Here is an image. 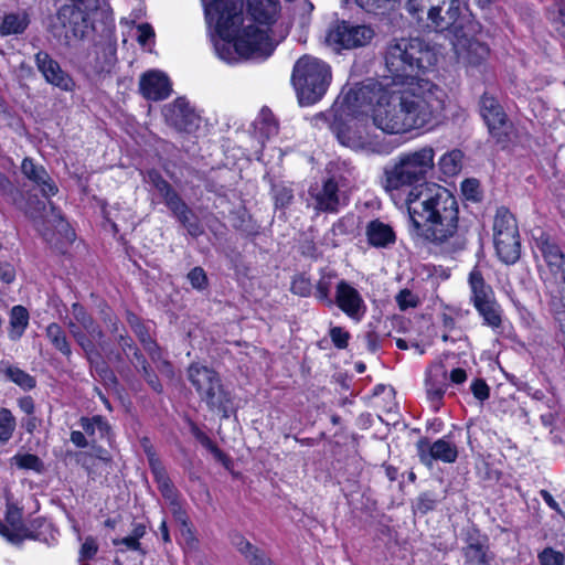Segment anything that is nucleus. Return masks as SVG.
Segmentation results:
<instances>
[{
    "instance_id": "f257e3e1",
    "label": "nucleus",
    "mask_w": 565,
    "mask_h": 565,
    "mask_svg": "<svg viewBox=\"0 0 565 565\" xmlns=\"http://www.w3.org/2000/svg\"><path fill=\"white\" fill-rule=\"evenodd\" d=\"M435 168V150L425 146L399 153L385 169L384 188L391 194L409 188L404 203L413 233L434 244H443L458 232L456 198L444 186L427 183Z\"/></svg>"
},
{
    "instance_id": "f03ea898",
    "label": "nucleus",
    "mask_w": 565,
    "mask_h": 565,
    "mask_svg": "<svg viewBox=\"0 0 565 565\" xmlns=\"http://www.w3.org/2000/svg\"><path fill=\"white\" fill-rule=\"evenodd\" d=\"M205 20L214 24L218 40L214 41L217 56L234 63L238 58L263 61L269 57L275 44L264 30L252 31V25L241 28L244 0H202Z\"/></svg>"
},
{
    "instance_id": "7ed1b4c3",
    "label": "nucleus",
    "mask_w": 565,
    "mask_h": 565,
    "mask_svg": "<svg viewBox=\"0 0 565 565\" xmlns=\"http://www.w3.org/2000/svg\"><path fill=\"white\" fill-rule=\"evenodd\" d=\"M382 86L380 83H372L351 88L342 97L340 107L343 113L360 115L364 113L365 105L375 100L372 118L379 129L391 135L411 131L403 92H388L382 89Z\"/></svg>"
},
{
    "instance_id": "20e7f679",
    "label": "nucleus",
    "mask_w": 565,
    "mask_h": 565,
    "mask_svg": "<svg viewBox=\"0 0 565 565\" xmlns=\"http://www.w3.org/2000/svg\"><path fill=\"white\" fill-rule=\"evenodd\" d=\"M386 77L394 84L413 79L418 72L434 67L438 61L436 49L418 38L396 39L388 43L385 51Z\"/></svg>"
},
{
    "instance_id": "39448f33",
    "label": "nucleus",
    "mask_w": 565,
    "mask_h": 565,
    "mask_svg": "<svg viewBox=\"0 0 565 565\" xmlns=\"http://www.w3.org/2000/svg\"><path fill=\"white\" fill-rule=\"evenodd\" d=\"M403 97L411 131L434 126L440 121L447 95L438 85L419 79L403 90Z\"/></svg>"
},
{
    "instance_id": "423d86ee",
    "label": "nucleus",
    "mask_w": 565,
    "mask_h": 565,
    "mask_svg": "<svg viewBox=\"0 0 565 565\" xmlns=\"http://www.w3.org/2000/svg\"><path fill=\"white\" fill-rule=\"evenodd\" d=\"M331 79L330 65L318 57L303 55L294 65L291 82L301 105L319 102L327 93Z\"/></svg>"
},
{
    "instance_id": "0eeeda50",
    "label": "nucleus",
    "mask_w": 565,
    "mask_h": 565,
    "mask_svg": "<svg viewBox=\"0 0 565 565\" xmlns=\"http://www.w3.org/2000/svg\"><path fill=\"white\" fill-rule=\"evenodd\" d=\"M426 6L424 15L434 30L450 31L458 40L476 32L465 0H426Z\"/></svg>"
},
{
    "instance_id": "6e6552de",
    "label": "nucleus",
    "mask_w": 565,
    "mask_h": 565,
    "mask_svg": "<svg viewBox=\"0 0 565 565\" xmlns=\"http://www.w3.org/2000/svg\"><path fill=\"white\" fill-rule=\"evenodd\" d=\"M71 4L61 7L52 34L58 42L72 46L82 41L90 28L89 17L99 9L100 0H71Z\"/></svg>"
},
{
    "instance_id": "1a4fd4ad",
    "label": "nucleus",
    "mask_w": 565,
    "mask_h": 565,
    "mask_svg": "<svg viewBox=\"0 0 565 565\" xmlns=\"http://www.w3.org/2000/svg\"><path fill=\"white\" fill-rule=\"evenodd\" d=\"M188 379L210 411L223 413L224 417H228L231 395L214 370L193 363L188 367Z\"/></svg>"
},
{
    "instance_id": "9d476101",
    "label": "nucleus",
    "mask_w": 565,
    "mask_h": 565,
    "mask_svg": "<svg viewBox=\"0 0 565 565\" xmlns=\"http://www.w3.org/2000/svg\"><path fill=\"white\" fill-rule=\"evenodd\" d=\"M341 104L342 100H338L329 113L316 115L313 117L315 125L327 124L337 135L338 140L349 148L364 152L381 153L384 147L376 136L369 134L365 129H352L338 122V116L348 115V113H343V108L340 107ZM349 116L352 115L349 114Z\"/></svg>"
},
{
    "instance_id": "9b49d317",
    "label": "nucleus",
    "mask_w": 565,
    "mask_h": 565,
    "mask_svg": "<svg viewBox=\"0 0 565 565\" xmlns=\"http://www.w3.org/2000/svg\"><path fill=\"white\" fill-rule=\"evenodd\" d=\"M493 243L498 257L504 264H514L521 255L516 220L504 206L497 210L493 220Z\"/></svg>"
},
{
    "instance_id": "f8f14e48",
    "label": "nucleus",
    "mask_w": 565,
    "mask_h": 565,
    "mask_svg": "<svg viewBox=\"0 0 565 565\" xmlns=\"http://www.w3.org/2000/svg\"><path fill=\"white\" fill-rule=\"evenodd\" d=\"M533 250L544 260L548 276L545 281L559 288V300L565 307V255L557 242L542 230L533 232Z\"/></svg>"
},
{
    "instance_id": "ddd939ff",
    "label": "nucleus",
    "mask_w": 565,
    "mask_h": 565,
    "mask_svg": "<svg viewBox=\"0 0 565 565\" xmlns=\"http://www.w3.org/2000/svg\"><path fill=\"white\" fill-rule=\"evenodd\" d=\"M65 326L87 358L92 359L96 353L95 341H100L104 335L97 322L82 305L75 302L72 305L71 317L66 319Z\"/></svg>"
},
{
    "instance_id": "4468645a",
    "label": "nucleus",
    "mask_w": 565,
    "mask_h": 565,
    "mask_svg": "<svg viewBox=\"0 0 565 565\" xmlns=\"http://www.w3.org/2000/svg\"><path fill=\"white\" fill-rule=\"evenodd\" d=\"M479 113L491 138L498 145L507 147L513 136V124L499 100L489 93L482 94L479 100Z\"/></svg>"
},
{
    "instance_id": "2eb2a0df",
    "label": "nucleus",
    "mask_w": 565,
    "mask_h": 565,
    "mask_svg": "<svg viewBox=\"0 0 565 565\" xmlns=\"http://www.w3.org/2000/svg\"><path fill=\"white\" fill-rule=\"evenodd\" d=\"M374 36L375 31L370 25L341 21L330 26L326 43L334 51L353 50L369 45Z\"/></svg>"
},
{
    "instance_id": "dca6fc26",
    "label": "nucleus",
    "mask_w": 565,
    "mask_h": 565,
    "mask_svg": "<svg viewBox=\"0 0 565 565\" xmlns=\"http://www.w3.org/2000/svg\"><path fill=\"white\" fill-rule=\"evenodd\" d=\"M279 9L278 0H247V15L243 14L244 23H241V28L250 24L252 31L260 29L267 32L276 21Z\"/></svg>"
},
{
    "instance_id": "f3484780",
    "label": "nucleus",
    "mask_w": 565,
    "mask_h": 565,
    "mask_svg": "<svg viewBox=\"0 0 565 565\" xmlns=\"http://www.w3.org/2000/svg\"><path fill=\"white\" fill-rule=\"evenodd\" d=\"M166 121L180 131L192 132L199 128L200 117L185 98H177L163 108Z\"/></svg>"
},
{
    "instance_id": "a211bd4d",
    "label": "nucleus",
    "mask_w": 565,
    "mask_h": 565,
    "mask_svg": "<svg viewBox=\"0 0 565 565\" xmlns=\"http://www.w3.org/2000/svg\"><path fill=\"white\" fill-rule=\"evenodd\" d=\"M417 450L420 461L426 466H431L434 460L452 463L458 458V448L448 436L439 438L433 444L426 439L419 440Z\"/></svg>"
},
{
    "instance_id": "6ab92c4d",
    "label": "nucleus",
    "mask_w": 565,
    "mask_h": 565,
    "mask_svg": "<svg viewBox=\"0 0 565 565\" xmlns=\"http://www.w3.org/2000/svg\"><path fill=\"white\" fill-rule=\"evenodd\" d=\"M333 305L355 321H360L366 312V305L359 290L343 279L335 286Z\"/></svg>"
},
{
    "instance_id": "aec40b11",
    "label": "nucleus",
    "mask_w": 565,
    "mask_h": 565,
    "mask_svg": "<svg viewBox=\"0 0 565 565\" xmlns=\"http://www.w3.org/2000/svg\"><path fill=\"white\" fill-rule=\"evenodd\" d=\"M35 64L45 81L62 90L71 92L74 87L73 78L62 70L57 61L49 53L40 51L35 54Z\"/></svg>"
},
{
    "instance_id": "412c9836",
    "label": "nucleus",
    "mask_w": 565,
    "mask_h": 565,
    "mask_svg": "<svg viewBox=\"0 0 565 565\" xmlns=\"http://www.w3.org/2000/svg\"><path fill=\"white\" fill-rule=\"evenodd\" d=\"M171 83L169 77L157 70L146 72L139 81L140 94L149 100L166 99L171 94Z\"/></svg>"
},
{
    "instance_id": "4be33fe9",
    "label": "nucleus",
    "mask_w": 565,
    "mask_h": 565,
    "mask_svg": "<svg viewBox=\"0 0 565 565\" xmlns=\"http://www.w3.org/2000/svg\"><path fill=\"white\" fill-rule=\"evenodd\" d=\"M22 173L31 182H33L42 195L51 198L58 192V188L43 166L36 164L32 159L25 158L21 164Z\"/></svg>"
},
{
    "instance_id": "5701e85b",
    "label": "nucleus",
    "mask_w": 565,
    "mask_h": 565,
    "mask_svg": "<svg viewBox=\"0 0 565 565\" xmlns=\"http://www.w3.org/2000/svg\"><path fill=\"white\" fill-rule=\"evenodd\" d=\"M315 209L320 212H337L340 205L339 188L334 180L328 179L322 186L310 189Z\"/></svg>"
},
{
    "instance_id": "b1692460",
    "label": "nucleus",
    "mask_w": 565,
    "mask_h": 565,
    "mask_svg": "<svg viewBox=\"0 0 565 565\" xmlns=\"http://www.w3.org/2000/svg\"><path fill=\"white\" fill-rule=\"evenodd\" d=\"M365 236L369 245L375 248H388L396 242L393 227L377 218L367 223Z\"/></svg>"
},
{
    "instance_id": "393cba45",
    "label": "nucleus",
    "mask_w": 565,
    "mask_h": 565,
    "mask_svg": "<svg viewBox=\"0 0 565 565\" xmlns=\"http://www.w3.org/2000/svg\"><path fill=\"white\" fill-rule=\"evenodd\" d=\"M465 561L469 565H491L493 559L486 539L470 535L462 548Z\"/></svg>"
},
{
    "instance_id": "a878e982",
    "label": "nucleus",
    "mask_w": 565,
    "mask_h": 565,
    "mask_svg": "<svg viewBox=\"0 0 565 565\" xmlns=\"http://www.w3.org/2000/svg\"><path fill=\"white\" fill-rule=\"evenodd\" d=\"M468 282L473 307L495 298L491 286L484 281L482 274L477 268L469 274Z\"/></svg>"
},
{
    "instance_id": "bb28decb",
    "label": "nucleus",
    "mask_w": 565,
    "mask_h": 565,
    "mask_svg": "<svg viewBox=\"0 0 565 565\" xmlns=\"http://www.w3.org/2000/svg\"><path fill=\"white\" fill-rule=\"evenodd\" d=\"M0 374L24 391H30L36 385V381L32 375L6 360L0 361Z\"/></svg>"
},
{
    "instance_id": "cd10ccee",
    "label": "nucleus",
    "mask_w": 565,
    "mask_h": 565,
    "mask_svg": "<svg viewBox=\"0 0 565 565\" xmlns=\"http://www.w3.org/2000/svg\"><path fill=\"white\" fill-rule=\"evenodd\" d=\"M29 23L30 19L26 12L8 13L0 21V34H21L25 31Z\"/></svg>"
},
{
    "instance_id": "c85d7f7f",
    "label": "nucleus",
    "mask_w": 565,
    "mask_h": 565,
    "mask_svg": "<svg viewBox=\"0 0 565 565\" xmlns=\"http://www.w3.org/2000/svg\"><path fill=\"white\" fill-rule=\"evenodd\" d=\"M470 36L471 35H469L467 39H456V41L454 42V47L456 49L457 53H459V46H467L468 62L472 65H477L488 57L489 49L487 45L480 42L470 41Z\"/></svg>"
},
{
    "instance_id": "c756f323",
    "label": "nucleus",
    "mask_w": 565,
    "mask_h": 565,
    "mask_svg": "<svg viewBox=\"0 0 565 565\" xmlns=\"http://www.w3.org/2000/svg\"><path fill=\"white\" fill-rule=\"evenodd\" d=\"M478 313L482 317L483 323L493 330L502 324V309L495 298L475 306Z\"/></svg>"
},
{
    "instance_id": "7c9ffc66",
    "label": "nucleus",
    "mask_w": 565,
    "mask_h": 565,
    "mask_svg": "<svg viewBox=\"0 0 565 565\" xmlns=\"http://www.w3.org/2000/svg\"><path fill=\"white\" fill-rule=\"evenodd\" d=\"M45 335L60 353L67 358L72 355L71 343L64 329L58 323H50L45 329Z\"/></svg>"
},
{
    "instance_id": "2f4dec72",
    "label": "nucleus",
    "mask_w": 565,
    "mask_h": 565,
    "mask_svg": "<svg viewBox=\"0 0 565 565\" xmlns=\"http://www.w3.org/2000/svg\"><path fill=\"white\" fill-rule=\"evenodd\" d=\"M29 326V312L23 306H14L10 312L11 340H19Z\"/></svg>"
},
{
    "instance_id": "473e14b6",
    "label": "nucleus",
    "mask_w": 565,
    "mask_h": 565,
    "mask_svg": "<svg viewBox=\"0 0 565 565\" xmlns=\"http://www.w3.org/2000/svg\"><path fill=\"white\" fill-rule=\"evenodd\" d=\"M79 425L93 440L96 437L106 438L109 435L110 426L102 416L82 417Z\"/></svg>"
},
{
    "instance_id": "72a5a7b5",
    "label": "nucleus",
    "mask_w": 565,
    "mask_h": 565,
    "mask_svg": "<svg viewBox=\"0 0 565 565\" xmlns=\"http://www.w3.org/2000/svg\"><path fill=\"white\" fill-rule=\"evenodd\" d=\"M236 548L245 555L252 565H270V562L265 557L258 548L253 546L247 540L241 535H236L233 540Z\"/></svg>"
},
{
    "instance_id": "f704fd0d",
    "label": "nucleus",
    "mask_w": 565,
    "mask_h": 565,
    "mask_svg": "<svg viewBox=\"0 0 565 565\" xmlns=\"http://www.w3.org/2000/svg\"><path fill=\"white\" fill-rule=\"evenodd\" d=\"M462 158L463 153L458 149L443 154L438 161L440 171L448 177L456 175L461 170Z\"/></svg>"
},
{
    "instance_id": "c9c22d12",
    "label": "nucleus",
    "mask_w": 565,
    "mask_h": 565,
    "mask_svg": "<svg viewBox=\"0 0 565 565\" xmlns=\"http://www.w3.org/2000/svg\"><path fill=\"white\" fill-rule=\"evenodd\" d=\"M335 274L333 271H322L319 280L316 285V298L327 305L328 307L333 306V299L330 296V290L333 284V279L335 278Z\"/></svg>"
},
{
    "instance_id": "e433bc0d",
    "label": "nucleus",
    "mask_w": 565,
    "mask_h": 565,
    "mask_svg": "<svg viewBox=\"0 0 565 565\" xmlns=\"http://www.w3.org/2000/svg\"><path fill=\"white\" fill-rule=\"evenodd\" d=\"M446 393V384L444 382H438L433 377L427 379L426 381V394L427 399L430 403L431 408L437 412L440 409L443 405V399Z\"/></svg>"
},
{
    "instance_id": "4c0bfd02",
    "label": "nucleus",
    "mask_w": 565,
    "mask_h": 565,
    "mask_svg": "<svg viewBox=\"0 0 565 565\" xmlns=\"http://www.w3.org/2000/svg\"><path fill=\"white\" fill-rule=\"evenodd\" d=\"M17 428V420L8 408H0V443L7 444L13 436Z\"/></svg>"
},
{
    "instance_id": "58836bf2",
    "label": "nucleus",
    "mask_w": 565,
    "mask_h": 565,
    "mask_svg": "<svg viewBox=\"0 0 565 565\" xmlns=\"http://www.w3.org/2000/svg\"><path fill=\"white\" fill-rule=\"evenodd\" d=\"M355 3L367 13L384 14L393 10L398 0H355Z\"/></svg>"
},
{
    "instance_id": "ea45409f",
    "label": "nucleus",
    "mask_w": 565,
    "mask_h": 565,
    "mask_svg": "<svg viewBox=\"0 0 565 565\" xmlns=\"http://www.w3.org/2000/svg\"><path fill=\"white\" fill-rule=\"evenodd\" d=\"M255 125L259 134L267 139L278 132V125L268 109L260 111Z\"/></svg>"
},
{
    "instance_id": "a19ab883",
    "label": "nucleus",
    "mask_w": 565,
    "mask_h": 565,
    "mask_svg": "<svg viewBox=\"0 0 565 565\" xmlns=\"http://www.w3.org/2000/svg\"><path fill=\"white\" fill-rule=\"evenodd\" d=\"M164 202L181 223H186L188 216L192 215L190 209L175 191L164 198Z\"/></svg>"
},
{
    "instance_id": "79ce46f5",
    "label": "nucleus",
    "mask_w": 565,
    "mask_h": 565,
    "mask_svg": "<svg viewBox=\"0 0 565 565\" xmlns=\"http://www.w3.org/2000/svg\"><path fill=\"white\" fill-rule=\"evenodd\" d=\"M135 333L139 338L140 342L143 344L145 350L150 355L151 360L153 362L161 361V351L157 343L150 338V335L147 333L146 329L141 324H136L134 327Z\"/></svg>"
},
{
    "instance_id": "37998d69",
    "label": "nucleus",
    "mask_w": 565,
    "mask_h": 565,
    "mask_svg": "<svg viewBox=\"0 0 565 565\" xmlns=\"http://www.w3.org/2000/svg\"><path fill=\"white\" fill-rule=\"evenodd\" d=\"M12 461L20 469L40 471L42 468L40 458L32 454L15 455L12 457Z\"/></svg>"
},
{
    "instance_id": "c03bdc74",
    "label": "nucleus",
    "mask_w": 565,
    "mask_h": 565,
    "mask_svg": "<svg viewBox=\"0 0 565 565\" xmlns=\"http://www.w3.org/2000/svg\"><path fill=\"white\" fill-rule=\"evenodd\" d=\"M169 503L171 505V511H172L173 516L175 518V520L178 522H180L185 527L186 535L189 536L191 545H194L196 543V540L193 537V534H192L191 530L189 529L188 515H186V512L183 510L182 505L180 504L179 498H175L173 500V502H169Z\"/></svg>"
},
{
    "instance_id": "a18cd8bd",
    "label": "nucleus",
    "mask_w": 565,
    "mask_h": 565,
    "mask_svg": "<svg viewBox=\"0 0 565 565\" xmlns=\"http://www.w3.org/2000/svg\"><path fill=\"white\" fill-rule=\"evenodd\" d=\"M537 557L541 565H565V556L563 553L551 547L544 548Z\"/></svg>"
},
{
    "instance_id": "49530a36",
    "label": "nucleus",
    "mask_w": 565,
    "mask_h": 565,
    "mask_svg": "<svg viewBox=\"0 0 565 565\" xmlns=\"http://www.w3.org/2000/svg\"><path fill=\"white\" fill-rule=\"evenodd\" d=\"M195 436L198 440L201 443V445L213 454L215 459H217L221 462H225V460L227 459L226 455L216 446V444L207 435H205L202 431H198Z\"/></svg>"
},
{
    "instance_id": "de8ad7c7",
    "label": "nucleus",
    "mask_w": 565,
    "mask_h": 565,
    "mask_svg": "<svg viewBox=\"0 0 565 565\" xmlns=\"http://www.w3.org/2000/svg\"><path fill=\"white\" fill-rule=\"evenodd\" d=\"M275 204L277 207H286L292 201V190L287 186L276 185L273 189Z\"/></svg>"
},
{
    "instance_id": "09e8293b",
    "label": "nucleus",
    "mask_w": 565,
    "mask_h": 565,
    "mask_svg": "<svg viewBox=\"0 0 565 565\" xmlns=\"http://www.w3.org/2000/svg\"><path fill=\"white\" fill-rule=\"evenodd\" d=\"M330 338L338 349H345L349 343L350 333L341 327H332L330 329Z\"/></svg>"
},
{
    "instance_id": "8fccbe9b",
    "label": "nucleus",
    "mask_w": 565,
    "mask_h": 565,
    "mask_svg": "<svg viewBox=\"0 0 565 565\" xmlns=\"http://www.w3.org/2000/svg\"><path fill=\"white\" fill-rule=\"evenodd\" d=\"M406 10L418 22L424 21V13L427 8L426 0H406Z\"/></svg>"
},
{
    "instance_id": "3c124183",
    "label": "nucleus",
    "mask_w": 565,
    "mask_h": 565,
    "mask_svg": "<svg viewBox=\"0 0 565 565\" xmlns=\"http://www.w3.org/2000/svg\"><path fill=\"white\" fill-rule=\"evenodd\" d=\"M470 390L473 394V396L479 399L480 402H483L489 398L490 395V388L484 380L482 379H476L472 381L470 385Z\"/></svg>"
},
{
    "instance_id": "603ef678",
    "label": "nucleus",
    "mask_w": 565,
    "mask_h": 565,
    "mask_svg": "<svg viewBox=\"0 0 565 565\" xmlns=\"http://www.w3.org/2000/svg\"><path fill=\"white\" fill-rule=\"evenodd\" d=\"M312 289L310 280L303 276L294 279L291 284V291L296 295L306 297L309 296Z\"/></svg>"
},
{
    "instance_id": "864d4df0",
    "label": "nucleus",
    "mask_w": 565,
    "mask_h": 565,
    "mask_svg": "<svg viewBox=\"0 0 565 565\" xmlns=\"http://www.w3.org/2000/svg\"><path fill=\"white\" fill-rule=\"evenodd\" d=\"M98 551V545L92 536L86 537L79 551V561L92 559Z\"/></svg>"
},
{
    "instance_id": "5fc2aeb1",
    "label": "nucleus",
    "mask_w": 565,
    "mask_h": 565,
    "mask_svg": "<svg viewBox=\"0 0 565 565\" xmlns=\"http://www.w3.org/2000/svg\"><path fill=\"white\" fill-rule=\"evenodd\" d=\"M188 279L190 280L192 287L196 289H203L207 281L206 275L201 267H194L188 274Z\"/></svg>"
},
{
    "instance_id": "6e6d98bb",
    "label": "nucleus",
    "mask_w": 565,
    "mask_h": 565,
    "mask_svg": "<svg viewBox=\"0 0 565 565\" xmlns=\"http://www.w3.org/2000/svg\"><path fill=\"white\" fill-rule=\"evenodd\" d=\"M15 268L11 263L0 262V280L7 285L15 279Z\"/></svg>"
},
{
    "instance_id": "4d7b16f0",
    "label": "nucleus",
    "mask_w": 565,
    "mask_h": 565,
    "mask_svg": "<svg viewBox=\"0 0 565 565\" xmlns=\"http://www.w3.org/2000/svg\"><path fill=\"white\" fill-rule=\"evenodd\" d=\"M157 484H158V489L161 492L162 497L166 500H168L169 502H173V500L175 498H178V492H177L175 488L173 487L170 478L162 482H158Z\"/></svg>"
},
{
    "instance_id": "13d9d810",
    "label": "nucleus",
    "mask_w": 565,
    "mask_h": 565,
    "mask_svg": "<svg viewBox=\"0 0 565 565\" xmlns=\"http://www.w3.org/2000/svg\"><path fill=\"white\" fill-rule=\"evenodd\" d=\"M141 373L149 385L157 392L161 391V384L159 383L157 376L149 370V365L146 359H141Z\"/></svg>"
},
{
    "instance_id": "bf43d9fd",
    "label": "nucleus",
    "mask_w": 565,
    "mask_h": 565,
    "mask_svg": "<svg viewBox=\"0 0 565 565\" xmlns=\"http://www.w3.org/2000/svg\"><path fill=\"white\" fill-rule=\"evenodd\" d=\"M396 301L401 309L412 308L417 303L416 297L407 289L399 291Z\"/></svg>"
},
{
    "instance_id": "052dcab7",
    "label": "nucleus",
    "mask_w": 565,
    "mask_h": 565,
    "mask_svg": "<svg viewBox=\"0 0 565 565\" xmlns=\"http://www.w3.org/2000/svg\"><path fill=\"white\" fill-rule=\"evenodd\" d=\"M111 322V332L118 333L116 335V341L118 344L122 348L124 352L127 353V349H132V340L128 338L126 334L118 332V321L115 319L114 321L110 319Z\"/></svg>"
},
{
    "instance_id": "680f3d73",
    "label": "nucleus",
    "mask_w": 565,
    "mask_h": 565,
    "mask_svg": "<svg viewBox=\"0 0 565 565\" xmlns=\"http://www.w3.org/2000/svg\"><path fill=\"white\" fill-rule=\"evenodd\" d=\"M137 31V40L141 45H146L149 42V40L154 36V31L152 26L148 23L139 24Z\"/></svg>"
},
{
    "instance_id": "e2e57ef3",
    "label": "nucleus",
    "mask_w": 565,
    "mask_h": 565,
    "mask_svg": "<svg viewBox=\"0 0 565 565\" xmlns=\"http://www.w3.org/2000/svg\"><path fill=\"white\" fill-rule=\"evenodd\" d=\"M149 466L151 469L152 475L166 471L161 461L156 457L154 452L151 450V448H146Z\"/></svg>"
},
{
    "instance_id": "0e129e2a",
    "label": "nucleus",
    "mask_w": 565,
    "mask_h": 565,
    "mask_svg": "<svg viewBox=\"0 0 565 565\" xmlns=\"http://www.w3.org/2000/svg\"><path fill=\"white\" fill-rule=\"evenodd\" d=\"M113 544L115 546L125 545L127 550L131 551H139L140 550V543L136 541L131 535H128L122 539H114Z\"/></svg>"
},
{
    "instance_id": "69168bd1",
    "label": "nucleus",
    "mask_w": 565,
    "mask_h": 565,
    "mask_svg": "<svg viewBox=\"0 0 565 565\" xmlns=\"http://www.w3.org/2000/svg\"><path fill=\"white\" fill-rule=\"evenodd\" d=\"M462 192L468 199L476 200L478 195V182L476 180H466L462 182Z\"/></svg>"
},
{
    "instance_id": "338daca9",
    "label": "nucleus",
    "mask_w": 565,
    "mask_h": 565,
    "mask_svg": "<svg viewBox=\"0 0 565 565\" xmlns=\"http://www.w3.org/2000/svg\"><path fill=\"white\" fill-rule=\"evenodd\" d=\"M20 409L28 414L32 415L35 408L34 401L31 396H24L18 402Z\"/></svg>"
},
{
    "instance_id": "774afa93",
    "label": "nucleus",
    "mask_w": 565,
    "mask_h": 565,
    "mask_svg": "<svg viewBox=\"0 0 565 565\" xmlns=\"http://www.w3.org/2000/svg\"><path fill=\"white\" fill-rule=\"evenodd\" d=\"M555 22L557 32L565 38V4L559 7L558 18Z\"/></svg>"
}]
</instances>
